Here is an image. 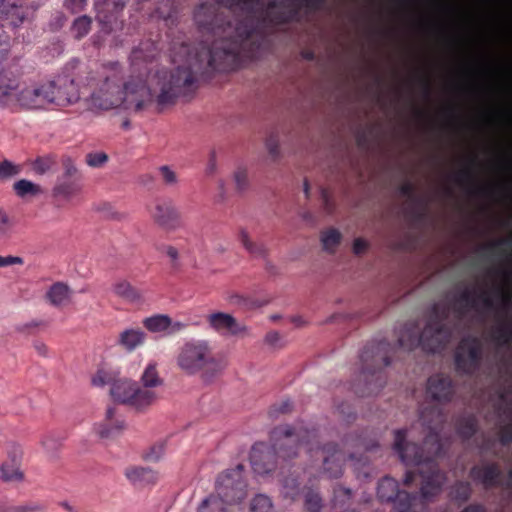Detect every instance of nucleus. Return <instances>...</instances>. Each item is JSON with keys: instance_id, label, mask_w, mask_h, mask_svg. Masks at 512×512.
<instances>
[{"instance_id": "31", "label": "nucleus", "mask_w": 512, "mask_h": 512, "mask_svg": "<svg viewBox=\"0 0 512 512\" xmlns=\"http://www.w3.org/2000/svg\"><path fill=\"white\" fill-rule=\"evenodd\" d=\"M140 379L143 386L152 390L163 383V380L158 374L156 363H149L144 369Z\"/></svg>"}, {"instance_id": "51", "label": "nucleus", "mask_w": 512, "mask_h": 512, "mask_svg": "<svg viewBox=\"0 0 512 512\" xmlns=\"http://www.w3.org/2000/svg\"><path fill=\"white\" fill-rule=\"evenodd\" d=\"M22 457V450L19 445L12 443L8 449V461L10 464L19 466Z\"/></svg>"}, {"instance_id": "8", "label": "nucleus", "mask_w": 512, "mask_h": 512, "mask_svg": "<svg viewBox=\"0 0 512 512\" xmlns=\"http://www.w3.org/2000/svg\"><path fill=\"white\" fill-rule=\"evenodd\" d=\"M395 350L396 347L386 340L372 341L363 348L359 382L353 385L356 395L371 396L384 387L386 378L383 369L390 364Z\"/></svg>"}, {"instance_id": "58", "label": "nucleus", "mask_w": 512, "mask_h": 512, "mask_svg": "<svg viewBox=\"0 0 512 512\" xmlns=\"http://www.w3.org/2000/svg\"><path fill=\"white\" fill-rule=\"evenodd\" d=\"M266 147L269 151V154L273 158H277L279 156V145H278V141L275 137L271 136L267 139Z\"/></svg>"}, {"instance_id": "53", "label": "nucleus", "mask_w": 512, "mask_h": 512, "mask_svg": "<svg viewBox=\"0 0 512 512\" xmlns=\"http://www.w3.org/2000/svg\"><path fill=\"white\" fill-rule=\"evenodd\" d=\"M160 251L165 253L170 258L171 266L173 268H178V266H179V263H178L179 253H178V250L175 247L170 246V245L162 246L160 248Z\"/></svg>"}, {"instance_id": "36", "label": "nucleus", "mask_w": 512, "mask_h": 512, "mask_svg": "<svg viewBox=\"0 0 512 512\" xmlns=\"http://www.w3.org/2000/svg\"><path fill=\"white\" fill-rule=\"evenodd\" d=\"M92 19L83 15L76 18L72 24L71 31L76 39H82L91 30Z\"/></svg>"}, {"instance_id": "39", "label": "nucleus", "mask_w": 512, "mask_h": 512, "mask_svg": "<svg viewBox=\"0 0 512 512\" xmlns=\"http://www.w3.org/2000/svg\"><path fill=\"white\" fill-rule=\"evenodd\" d=\"M473 179L474 171L473 168L469 166L461 168L453 174V180L461 186L470 185Z\"/></svg>"}, {"instance_id": "16", "label": "nucleus", "mask_w": 512, "mask_h": 512, "mask_svg": "<svg viewBox=\"0 0 512 512\" xmlns=\"http://www.w3.org/2000/svg\"><path fill=\"white\" fill-rule=\"evenodd\" d=\"M53 94L55 97H61L64 102L54 104V107H65L76 103L80 99L78 85L69 77H58L53 80Z\"/></svg>"}, {"instance_id": "46", "label": "nucleus", "mask_w": 512, "mask_h": 512, "mask_svg": "<svg viewBox=\"0 0 512 512\" xmlns=\"http://www.w3.org/2000/svg\"><path fill=\"white\" fill-rule=\"evenodd\" d=\"M351 490L342 486L334 488L333 504L334 506H342L351 498Z\"/></svg>"}, {"instance_id": "3", "label": "nucleus", "mask_w": 512, "mask_h": 512, "mask_svg": "<svg viewBox=\"0 0 512 512\" xmlns=\"http://www.w3.org/2000/svg\"><path fill=\"white\" fill-rule=\"evenodd\" d=\"M272 445L256 443L250 453V463L253 471L265 476L274 471L277 455L283 459H291L298 455L301 446L307 448L308 453L321 452L323 455V470L330 478H339L343 473L345 461L350 460L355 468L365 466L368 457L364 452L371 453L380 449L375 438L367 435L351 433L343 440L344 449L334 442L319 445L318 433L315 428L309 429L303 425H279L270 433Z\"/></svg>"}, {"instance_id": "38", "label": "nucleus", "mask_w": 512, "mask_h": 512, "mask_svg": "<svg viewBox=\"0 0 512 512\" xmlns=\"http://www.w3.org/2000/svg\"><path fill=\"white\" fill-rule=\"evenodd\" d=\"M251 512H274L271 499L263 494L255 496L251 502Z\"/></svg>"}, {"instance_id": "10", "label": "nucleus", "mask_w": 512, "mask_h": 512, "mask_svg": "<svg viewBox=\"0 0 512 512\" xmlns=\"http://www.w3.org/2000/svg\"><path fill=\"white\" fill-rule=\"evenodd\" d=\"M469 476L486 490L500 488L508 497L512 493V469L508 470L505 480L503 470L496 462L482 460L470 469Z\"/></svg>"}, {"instance_id": "48", "label": "nucleus", "mask_w": 512, "mask_h": 512, "mask_svg": "<svg viewBox=\"0 0 512 512\" xmlns=\"http://www.w3.org/2000/svg\"><path fill=\"white\" fill-rule=\"evenodd\" d=\"M20 173V167L10 161H3L0 163V178L5 179L15 176Z\"/></svg>"}, {"instance_id": "2", "label": "nucleus", "mask_w": 512, "mask_h": 512, "mask_svg": "<svg viewBox=\"0 0 512 512\" xmlns=\"http://www.w3.org/2000/svg\"><path fill=\"white\" fill-rule=\"evenodd\" d=\"M194 20L206 39L196 47L185 41L174 42L171 57L177 67L170 72L158 71L154 76L155 87L147 83V63L156 56L155 43L148 40L132 50V74L121 84L122 107L125 110L140 113L156 105L161 111L173 105L178 97L194 92L200 79L209 78L216 71L234 70L240 65L237 47L229 46L214 24L218 20L214 6L200 4L195 10Z\"/></svg>"}, {"instance_id": "7", "label": "nucleus", "mask_w": 512, "mask_h": 512, "mask_svg": "<svg viewBox=\"0 0 512 512\" xmlns=\"http://www.w3.org/2000/svg\"><path fill=\"white\" fill-rule=\"evenodd\" d=\"M178 369L187 376H200L205 383L212 382L225 369V362L217 357L211 342L206 339H189L175 356Z\"/></svg>"}, {"instance_id": "59", "label": "nucleus", "mask_w": 512, "mask_h": 512, "mask_svg": "<svg viewBox=\"0 0 512 512\" xmlns=\"http://www.w3.org/2000/svg\"><path fill=\"white\" fill-rule=\"evenodd\" d=\"M86 2L87 0H65V6L76 13L85 7Z\"/></svg>"}, {"instance_id": "23", "label": "nucleus", "mask_w": 512, "mask_h": 512, "mask_svg": "<svg viewBox=\"0 0 512 512\" xmlns=\"http://www.w3.org/2000/svg\"><path fill=\"white\" fill-rule=\"evenodd\" d=\"M80 190V180L59 177L56 185L53 188V195L56 197H62L64 199H70L79 193Z\"/></svg>"}, {"instance_id": "45", "label": "nucleus", "mask_w": 512, "mask_h": 512, "mask_svg": "<svg viewBox=\"0 0 512 512\" xmlns=\"http://www.w3.org/2000/svg\"><path fill=\"white\" fill-rule=\"evenodd\" d=\"M108 161V155L104 152H90L86 155V163L93 168L102 167Z\"/></svg>"}, {"instance_id": "60", "label": "nucleus", "mask_w": 512, "mask_h": 512, "mask_svg": "<svg viewBox=\"0 0 512 512\" xmlns=\"http://www.w3.org/2000/svg\"><path fill=\"white\" fill-rule=\"evenodd\" d=\"M23 259L17 256H0V268L7 267L14 264H22Z\"/></svg>"}, {"instance_id": "22", "label": "nucleus", "mask_w": 512, "mask_h": 512, "mask_svg": "<svg viewBox=\"0 0 512 512\" xmlns=\"http://www.w3.org/2000/svg\"><path fill=\"white\" fill-rule=\"evenodd\" d=\"M131 402L129 404L130 407L142 411L149 406H151L157 399V394L154 390L142 386L140 387L139 384L136 382L134 392L132 394Z\"/></svg>"}, {"instance_id": "50", "label": "nucleus", "mask_w": 512, "mask_h": 512, "mask_svg": "<svg viewBox=\"0 0 512 512\" xmlns=\"http://www.w3.org/2000/svg\"><path fill=\"white\" fill-rule=\"evenodd\" d=\"M234 181L239 192H243L248 187V175L246 169L239 168L234 173Z\"/></svg>"}, {"instance_id": "5", "label": "nucleus", "mask_w": 512, "mask_h": 512, "mask_svg": "<svg viewBox=\"0 0 512 512\" xmlns=\"http://www.w3.org/2000/svg\"><path fill=\"white\" fill-rule=\"evenodd\" d=\"M406 438V429L395 430L393 449L405 465L417 467L416 471L405 473L404 484L409 486L419 474L422 478L421 495L401 491L398 482L388 476L379 481L377 495L383 502H393L395 512H427L426 500L439 493L446 481V474L436 462L440 455L429 457V447L424 444L418 446Z\"/></svg>"}, {"instance_id": "11", "label": "nucleus", "mask_w": 512, "mask_h": 512, "mask_svg": "<svg viewBox=\"0 0 512 512\" xmlns=\"http://www.w3.org/2000/svg\"><path fill=\"white\" fill-rule=\"evenodd\" d=\"M482 360V340L470 335L462 338L455 351L456 370L462 374L474 375L479 371Z\"/></svg>"}, {"instance_id": "24", "label": "nucleus", "mask_w": 512, "mask_h": 512, "mask_svg": "<svg viewBox=\"0 0 512 512\" xmlns=\"http://www.w3.org/2000/svg\"><path fill=\"white\" fill-rule=\"evenodd\" d=\"M145 340V333L139 329H126L120 333L118 343L127 351L131 352L142 345Z\"/></svg>"}, {"instance_id": "52", "label": "nucleus", "mask_w": 512, "mask_h": 512, "mask_svg": "<svg viewBox=\"0 0 512 512\" xmlns=\"http://www.w3.org/2000/svg\"><path fill=\"white\" fill-rule=\"evenodd\" d=\"M159 171L162 175L163 181L167 185H174L177 183V175L176 173L170 169L169 166H161Z\"/></svg>"}, {"instance_id": "63", "label": "nucleus", "mask_w": 512, "mask_h": 512, "mask_svg": "<svg viewBox=\"0 0 512 512\" xmlns=\"http://www.w3.org/2000/svg\"><path fill=\"white\" fill-rule=\"evenodd\" d=\"M109 383L107 374L104 371H98L92 378V384L97 387H102Z\"/></svg>"}, {"instance_id": "49", "label": "nucleus", "mask_w": 512, "mask_h": 512, "mask_svg": "<svg viewBox=\"0 0 512 512\" xmlns=\"http://www.w3.org/2000/svg\"><path fill=\"white\" fill-rule=\"evenodd\" d=\"M64 172L61 178L78 179L81 180V175L70 158L63 161Z\"/></svg>"}, {"instance_id": "6", "label": "nucleus", "mask_w": 512, "mask_h": 512, "mask_svg": "<svg viewBox=\"0 0 512 512\" xmlns=\"http://www.w3.org/2000/svg\"><path fill=\"white\" fill-rule=\"evenodd\" d=\"M454 393V383L449 376L438 373L428 378L426 402L420 406L419 420L428 430L423 444L429 447L430 456L442 453L439 429L446 420L442 405L450 402Z\"/></svg>"}, {"instance_id": "4", "label": "nucleus", "mask_w": 512, "mask_h": 512, "mask_svg": "<svg viewBox=\"0 0 512 512\" xmlns=\"http://www.w3.org/2000/svg\"><path fill=\"white\" fill-rule=\"evenodd\" d=\"M217 29L229 46L237 47V59L250 57L258 47L264 30L295 19L302 6L312 7L317 0H216Z\"/></svg>"}, {"instance_id": "54", "label": "nucleus", "mask_w": 512, "mask_h": 512, "mask_svg": "<svg viewBox=\"0 0 512 512\" xmlns=\"http://www.w3.org/2000/svg\"><path fill=\"white\" fill-rule=\"evenodd\" d=\"M291 409H292V402L289 399H287V400H283L279 404H275L271 410V413L272 414H274V413L285 414V413L290 412Z\"/></svg>"}, {"instance_id": "26", "label": "nucleus", "mask_w": 512, "mask_h": 512, "mask_svg": "<svg viewBox=\"0 0 512 512\" xmlns=\"http://www.w3.org/2000/svg\"><path fill=\"white\" fill-rule=\"evenodd\" d=\"M280 492L284 498L292 501L296 500L303 493L298 477L294 474L284 477L281 481Z\"/></svg>"}, {"instance_id": "30", "label": "nucleus", "mask_w": 512, "mask_h": 512, "mask_svg": "<svg viewBox=\"0 0 512 512\" xmlns=\"http://www.w3.org/2000/svg\"><path fill=\"white\" fill-rule=\"evenodd\" d=\"M13 189L16 195L20 198L27 196H37L43 193L40 185L33 183L27 179H21L14 183Z\"/></svg>"}, {"instance_id": "29", "label": "nucleus", "mask_w": 512, "mask_h": 512, "mask_svg": "<svg viewBox=\"0 0 512 512\" xmlns=\"http://www.w3.org/2000/svg\"><path fill=\"white\" fill-rule=\"evenodd\" d=\"M302 494L304 496V507L307 512H321L323 501L317 490L304 486Z\"/></svg>"}, {"instance_id": "13", "label": "nucleus", "mask_w": 512, "mask_h": 512, "mask_svg": "<svg viewBox=\"0 0 512 512\" xmlns=\"http://www.w3.org/2000/svg\"><path fill=\"white\" fill-rule=\"evenodd\" d=\"M94 7L96 19L104 33L109 34L122 27V22H119L118 18L125 7L124 0H95Z\"/></svg>"}, {"instance_id": "42", "label": "nucleus", "mask_w": 512, "mask_h": 512, "mask_svg": "<svg viewBox=\"0 0 512 512\" xmlns=\"http://www.w3.org/2000/svg\"><path fill=\"white\" fill-rule=\"evenodd\" d=\"M46 505L40 501H26L15 504V512H44Z\"/></svg>"}, {"instance_id": "55", "label": "nucleus", "mask_w": 512, "mask_h": 512, "mask_svg": "<svg viewBox=\"0 0 512 512\" xmlns=\"http://www.w3.org/2000/svg\"><path fill=\"white\" fill-rule=\"evenodd\" d=\"M11 227L8 215L0 210V237L5 236Z\"/></svg>"}, {"instance_id": "64", "label": "nucleus", "mask_w": 512, "mask_h": 512, "mask_svg": "<svg viewBox=\"0 0 512 512\" xmlns=\"http://www.w3.org/2000/svg\"><path fill=\"white\" fill-rule=\"evenodd\" d=\"M368 248V243L362 238H356L353 243V252L360 255Z\"/></svg>"}, {"instance_id": "21", "label": "nucleus", "mask_w": 512, "mask_h": 512, "mask_svg": "<svg viewBox=\"0 0 512 512\" xmlns=\"http://www.w3.org/2000/svg\"><path fill=\"white\" fill-rule=\"evenodd\" d=\"M113 293L129 303H141L142 292L125 279L116 280L112 285Z\"/></svg>"}, {"instance_id": "28", "label": "nucleus", "mask_w": 512, "mask_h": 512, "mask_svg": "<svg viewBox=\"0 0 512 512\" xmlns=\"http://www.w3.org/2000/svg\"><path fill=\"white\" fill-rule=\"evenodd\" d=\"M239 241L243 247L255 258H266L268 249L263 243L253 242L248 232L245 229H241L239 232Z\"/></svg>"}, {"instance_id": "18", "label": "nucleus", "mask_w": 512, "mask_h": 512, "mask_svg": "<svg viewBox=\"0 0 512 512\" xmlns=\"http://www.w3.org/2000/svg\"><path fill=\"white\" fill-rule=\"evenodd\" d=\"M124 425V420L117 415L116 408L108 407L103 422L97 428V433L101 438H112L124 429Z\"/></svg>"}, {"instance_id": "41", "label": "nucleus", "mask_w": 512, "mask_h": 512, "mask_svg": "<svg viewBox=\"0 0 512 512\" xmlns=\"http://www.w3.org/2000/svg\"><path fill=\"white\" fill-rule=\"evenodd\" d=\"M335 413L338 414V416L345 422H350L351 420L355 419V411L353 407L346 402H342L340 404L335 403L334 404Z\"/></svg>"}, {"instance_id": "12", "label": "nucleus", "mask_w": 512, "mask_h": 512, "mask_svg": "<svg viewBox=\"0 0 512 512\" xmlns=\"http://www.w3.org/2000/svg\"><path fill=\"white\" fill-rule=\"evenodd\" d=\"M243 470L244 466L238 464L234 469H228L218 476L215 490L222 502L235 504L246 497L247 484L243 478Z\"/></svg>"}, {"instance_id": "40", "label": "nucleus", "mask_w": 512, "mask_h": 512, "mask_svg": "<svg viewBox=\"0 0 512 512\" xmlns=\"http://www.w3.org/2000/svg\"><path fill=\"white\" fill-rule=\"evenodd\" d=\"M54 165V159L50 156L38 157L32 163V168L36 174L43 175L47 173Z\"/></svg>"}, {"instance_id": "43", "label": "nucleus", "mask_w": 512, "mask_h": 512, "mask_svg": "<svg viewBox=\"0 0 512 512\" xmlns=\"http://www.w3.org/2000/svg\"><path fill=\"white\" fill-rule=\"evenodd\" d=\"M165 453V442L161 441L150 447L149 451L144 454V459L149 462L159 461Z\"/></svg>"}, {"instance_id": "37", "label": "nucleus", "mask_w": 512, "mask_h": 512, "mask_svg": "<svg viewBox=\"0 0 512 512\" xmlns=\"http://www.w3.org/2000/svg\"><path fill=\"white\" fill-rule=\"evenodd\" d=\"M341 240V233L334 228H331L322 233L321 241L323 244V248L326 251L333 252L334 249L338 246Z\"/></svg>"}, {"instance_id": "27", "label": "nucleus", "mask_w": 512, "mask_h": 512, "mask_svg": "<svg viewBox=\"0 0 512 512\" xmlns=\"http://www.w3.org/2000/svg\"><path fill=\"white\" fill-rule=\"evenodd\" d=\"M47 297L53 306L58 307L70 300L71 290L66 284L57 282L50 287Z\"/></svg>"}, {"instance_id": "35", "label": "nucleus", "mask_w": 512, "mask_h": 512, "mask_svg": "<svg viewBox=\"0 0 512 512\" xmlns=\"http://www.w3.org/2000/svg\"><path fill=\"white\" fill-rule=\"evenodd\" d=\"M0 470L1 478L5 482H21L24 479V474L17 465L4 462Z\"/></svg>"}, {"instance_id": "9", "label": "nucleus", "mask_w": 512, "mask_h": 512, "mask_svg": "<svg viewBox=\"0 0 512 512\" xmlns=\"http://www.w3.org/2000/svg\"><path fill=\"white\" fill-rule=\"evenodd\" d=\"M101 79L89 97L92 109L111 110L122 107V69L118 62L102 66Z\"/></svg>"}, {"instance_id": "20", "label": "nucleus", "mask_w": 512, "mask_h": 512, "mask_svg": "<svg viewBox=\"0 0 512 512\" xmlns=\"http://www.w3.org/2000/svg\"><path fill=\"white\" fill-rule=\"evenodd\" d=\"M135 385V381L127 378L115 380L111 385L110 394L115 401L129 406Z\"/></svg>"}, {"instance_id": "44", "label": "nucleus", "mask_w": 512, "mask_h": 512, "mask_svg": "<svg viewBox=\"0 0 512 512\" xmlns=\"http://www.w3.org/2000/svg\"><path fill=\"white\" fill-rule=\"evenodd\" d=\"M157 13L159 17L165 20L172 19L177 13L174 0H164L157 8Z\"/></svg>"}, {"instance_id": "15", "label": "nucleus", "mask_w": 512, "mask_h": 512, "mask_svg": "<svg viewBox=\"0 0 512 512\" xmlns=\"http://www.w3.org/2000/svg\"><path fill=\"white\" fill-rule=\"evenodd\" d=\"M152 218L156 224L167 231H174L181 226V215L171 201L158 202Z\"/></svg>"}, {"instance_id": "34", "label": "nucleus", "mask_w": 512, "mask_h": 512, "mask_svg": "<svg viewBox=\"0 0 512 512\" xmlns=\"http://www.w3.org/2000/svg\"><path fill=\"white\" fill-rule=\"evenodd\" d=\"M226 502H222V499L218 495H210L205 498L200 506L199 512H226Z\"/></svg>"}, {"instance_id": "17", "label": "nucleus", "mask_w": 512, "mask_h": 512, "mask_svg": "<svg viewBox=\"0 0 512 512\" xmlns=\"http://www.w3.org/2000/svg\"><path fill=\"white\" fill-rule=\"evenodd\" d=\"M33 17V10L27 5L16 3L5 4L1 10L0 19L7 22L9 26L16 29L28 22Z\"/></svg>"}, {"instance_id": "1", "label": "nucleus", "mask_w": 512, "mask_h": 512, "mask_svg": "<svg viewBox=\"0 0 512 512\" xmlns=\"http://www.w3.org/2000/svg\"><path fill=\"white\" fill-rule=\"evenodd\" d=\"M507 289L489 269L480 285L460 284L453 293L432 307L420 333L418 323L407 322L398 332V347L406 351L421 346L431 353L442 351L450 340L469 329V315L475 312L485 324L484 337L493 349L485 373L488 390L485 418L493 434L483 443V452L496 453L512 441V270H506Z\"/></svg>"}, {"instance_id": "14", "label": "nucleus", "mask_w": 512, "mask_h": 512, "mask_svg": "<svg viewBox=\"0 0 512 512\" xmlns=\"http://www.w3.org/2000/svg\"><path fill=\"white\" fill-rule=\"evenodd\" d=\"M211 329L222 336H237L246 332V326L240 324L232 315L224 312H215L207 316Z\"/></svg>"}, {"instance_id": "32", "label": "nucleus", "mask_w": 512, "mask_h": 512, "mask_svg": "<svg viewBox=\"0 0 512 512\" xmlns=\"http://www.w3.org/2000/svg\"><path fill=\"white\" fill-rule=\"evenodd\" d=\"M457 431L464 438H471L477 431V419L474 415L463 416L458 420Z\"/></svg>"}, {"instance_id": "47", "label": "nucleus", "mask_w": 512, "mask_h": 512, "mask_svg": "<svg viewBox=\"0 0 512 512\" xmlns=\"http://www.w3.org/2000/svg\"><path fill=\"white\" fill-rule=\"evenodd\" d=\"M11 43L10 37L5 32L2 26H0V63L7 59L10 52Z\"/></svg>"}, {"instance_id": "57", "label": "nucleus", "mask_w": 512, "mask_h": 512, "mask_svg": "<svg viewBox=\"0 0 512 512\" xmlns=\"http://www.w3.org/2000/svg\"><path fill=\"white\" fill-rule=\"evenodd\" d=\"M400 194L408 199L414 200L415 196V187L411 182H405L400 187Z\"/></svg>"}, {"instance_id": "61", "label": "nucleus", "mask_w": 512, "mask_h": 512, "mask_svg": "<svg viewBox=\"0 0 512 512\" xmlns=\"http://www.w3.org/2000/svg\"><path fill=\"white\" fill-rule=\"evenodd\" d=\"M280 341L281 336L277 331H270L265 336V342L272 347H278Z\"/></svg>"}, {"instance_id": "25", "label": "nucleus", "mask_w": 512, "mask_h": 512, "mask_svg": "<svg viewBox=\"0 0 512 512\" xmlns=\"http://www.w3.org/2000/svg\"><path fill=\"white\" fill-rule=\"evenodd\" d=\"M472 486L470 482L458 480L449 488V498L452 502L462 505L472 496Z\"/></svg>"}, {"instance_id": "33", "label": "nucleus", "mask_w": 512, "mask_h": 512, "mask_svg": "<svg viewBox=\"0 0 512 512\" xmlns=\"http://www.w3.org/2000/svg\"><path fill=\"white\" fill-rule=\"evenodd\" d=\"M172 325L167 315H155L144 320V326L151 332H162Z\"/></svg>"}, {"instance_id": "56", "label": "nucleus", "mask_w": 512, "mask_h": 512, "mask_svg": "<svg viewBox=\"0 0 512 512\" xmlns=\"http://www.w3.org/2000/svg\"><path fill=\"white\" fill-rule=\"evenodd\" d=\"M41 444L47 451L51 452L55 451L58 447L57 440L51 434L45 435L41 440Z\"/></svg>"}, {"instance_id": "19", "label": "nucleus", "mask_w": 512, "mask_h": 512, "mask_svg": "<svg viewBox=\"0 0 512 512\" xmlns=\"http://www.w3.org/2000/svg\"><path fill=\"white\" fill-rule=\"evenodd\" d=\"M126 478L135 486L155 484L158 476L155 471L147 467L130 466L124 471Z\"/></svg>"}, {"instance_id": "62", "label": "nucleus", "mask_w": 512, "mask_h": 512, "mask_svg": "<svg viewBox=\"0 0 512 512\" xmlns=\"http://www.w3.org/2000/svg\"><path fill=\"white\" fill-rule=\"evenodd\" d=\"M97 211H99L105 218H113L115 215L112 205L106 202L99 204L97 206Z\"/></svg>"}]
</instances>
